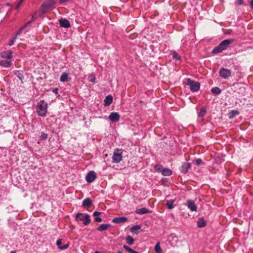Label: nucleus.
<instances>
[{"label":"nucleus","instance_id":"1","mask_svg":"<svg viewBox=\"0 0 253 253\" xmlns=\"http://www.w3.org/2000/svg\"><path fill=\"white\" fill-rule=\"evenodd\" d=\"M37 112L41 117H44L47 112V104L43 100H41L38 103Z\"/></svg>","mask_w":253,"mask_h":253},{"label":"nucleus","instance_id":"2","mask_svg":"<svg viewBox=\"0 0 253 253\" xmlns=\"http://www.w3.org/2000/svg\"><path fill=\"white\" fill-rule=\"evenodd\" d=\"M233 40L231 39L224 40L216 46L212 50V53L216 54L222 52L226 49L227 47L232 43Z\"/></svg>","mask_w":253,"mask_h":253},{"label":"nucleus","instance_id":"3","mask_svg":"<svg viewBox=\"0 0 253 253\" xmlns=\"http://www.w3.org/2000/svg\"><path fill=\"white\" fill-rule=\"evenodd\" d=\"M186 84L190 87L192 92L198 91L200 87V84L199 82L189 78L186 80Z\"/></svg>","mask_w":253,"mask_h":253},{"label":"nucleus","instance_id":"4","mask_svg":"<svg viewBox=\"0 0 253 253\" xmlns=\"http://www.w3.org/2000/svg\"><path fill=\"white\" fill-rule=\"evenodd\" d=\"M76 220L77 221H83L84 225H87L90 222V216L88 214H84L83 213H78L76 215Z\"/></svg>","mask_w":253,"mask_h":253},{"label":"nucleus","instance_id":"5","mask_svg":"<svg viewBox=\"0 0 253 253\" xmlns=\"http://www.w3.org/2000/svg\"><path fill=\"white\" fill-rule=\"evenodd\" d=\"M55 4L54 0H46L42 5V13H46L48 9L52 8Z\"/></svg>","mask_w":253,"mask_h":253},{"label":"nucleus","instance_id":"6","mask_svg":"<svg viewBox=\"0 0 253 253\" xmlns=\"http://www.w3.org/2000/svg\"><path fill=\"white\" fill-rule=\"evenodd\" d=\"M122 151L118 149H116L112 157V162L114 163H119L122 161Z\"/></svg>","mask_w":253,"mask_h":253},{"label":"nucleus","instance_id":"7","mask_svg":"<svg viewBox=\"0 0 253 253\" xmlns=\"http://www.w3.org/2000/svg\"><path fill=\"white\" fill-rule=\"evenodd\" d=\"M168 241L170 245L173 247L178 246V238L173 234L170 235L168 237Z\"/></svg>","mask_w":253,"mask_h":253},{"label":"nucleus","instance_id":"8","mask_svg":"<svg viewBox=\"0 0 253 253\" xmlns=\"http://www.w3.org/2000/svg\"><path fill=\"white\" fill-rule=\"evenodd\" d=\"M219 74L221 78L226 79L231 76V72L229 69L221 68L219 72Z\"/></svg>","mask_w":253,"mask_h":253},{"label":"nucleus","instance_id":"9","mask_svg":"<svg viewBox=\"0 0 253 253\" xmlns=\"http://www.w3.org/2000/svg\"><path fill=\"white\" fill-rule=\"evenodd\" d=\"M96 178V173L93 170L89 171L85 176V179L88 183L92 182Z\"/></svg>","mask_w":253,"mask_h":253},{"label":"nucleus","instance_id":"10","mask_svg":"<svg viewBox=\"0 0 253 253\" xmlns=\"http://www.w3.org/2000/svg\"><path fill=\"white\" fill-rule=\"evenodd\" d=\"M12 53L13 52L10 50L4 51L1 52L0 57L2 59H11L13 57Z\"/></svg>","mask_w":253,"mask_h":253},{"label":"nucleus","instance_id":"11","mask_svg":"<svg viewBox=\"0 0 253 253\" xmlns=\"http://www.w3.org/2000/svg\"><path fill=\"white\" fill-rule=\"evenodd\" d=\"M12 65V62L11 59H3L0 61V66L5 67L8 68Z\"/></svg>","mask_w":253,"mask_h":253},{"label":"nucleus","instance_id":"12","mask_svg":"<svg viewBox=\"0 0 253 253\" xmlns=\"http://www.w3.org/2000/svg\"><path fill=\"white\" fill-rule=\"evenodd\" d=\"M109 119L112 122H118L120 119V115L117 112H112L109 116Z\"/></svg>","mask_w":253,"mask_h":253},{"label":"nucleus","instance_id":"13","mask_svg":"<svg viewBox=\"0 0 253 253\" xmlns=\"http://www.w3.org/2000/svg\"><path fill=\"white\" fill-rule=\"evenodd\" d=\"M187 207L192 211H196L197 210V207L196 206L194 202L192 200H188L187 201Z\"/></svg>","mask_w":253,"mask_h":253},{"label":"nucleus","instance_id":"14","mask_svg":"<svg viewBox=\"0 0 253 253\" xmlns=\"http://www.w3.org/2000/svg\"><path fill=\"white\" fill-rule=\"evenodd\" d=\"M127 220V218L125 216L115 217L113 219L112 222L114 223H121L125 222Z\"/></svg>","mask_w":253,"mask_h":253},{"label":"nucleus","instance_id":"15","mask_svg":"<svg viewBox=\"0 0 253 253\" xmlns=\"http://www.w3.org/2000/svg\"><path fill=\"white\" fill-rule=\"evenodd\" d=\"M159 171H161L162 175L164 176H170L172 174V171L168 168H163L161 169V168L159 167Z\"/></svg>","mask_w":253,"mask_h":253},{"label":"nucleus","instance_id":"16","mask_svg":"<svg viewBox=\"0 0 253 253\" xmlns=\"http://www.w3.org/2000/svg\"><path fill=\"white\" fill-rule=\"evenodd\" d=\"M60 25L64 28H69L70 26L69 21L66 19H61L59 20Z\"/></svg>","mask_w":253,"mask_h":253},{"label":"nucleus","instance_id":"17","mask_svg":"<svg viewBox=\"0 0 253 253\" xmlns=\"http://www.w3.org/2000/svg\"><path fill=\"white\" fill-rule=\"evenodd\" d=\"M113 101V97L111 95L107 96L104 100V104L105 106H109Z\"/></svg>","mask_w":253,"mask_h":253},{"label":"nucleus","instance_id":"18","mask_svg":"<svg viewBox=\"0 0 253 253\" xmlns=\"http://www.w3.org/2000/svg\"><path fill=\"white\" fill-rule=\"evenodd\" d=\"M111 227L110 224H102L99 225L97 228V230L99 231H103L107 230L108 228Z\"/></svg>","mask_w":253,"mask_h":253},{"label":"nucleus","instance_id":"19","mask_svg":"<svg viewBox=\"0 0 253 253\" xmlns=\"http://www.w3.org/2000/svg\"><path fill=\"white\" fill-rule=\"evenodd\" d=\"M92 205V201L89 198L85 199L82 203V205L84 207H88Z\"/></svg>","mask_w":253,"mask_h":253},{"label":"nucleus","instance_id":"20","mask_svg":"<svg viewBox=\"0 0 253 253\" xmlns=\"http://www.w3.org/2000/svg\"><path fill=\"white\" fill-rule=\"evenodd\" d=\"M136 212L139 214H144L149 212V210L146 208L137 209Z\"/></svg>","mask_w":253,"mask_h":253},{"label":"nucleus","instance_id":"21","mask_svg":"<svg viewBox=\"0 0 253 253\" xmlns=\"http://www.w3.org/2000/svg\"><path fill=\"white\" fill-rule=\"evenodd\" d=\"M69 74L66 72H64L60 78V81L61 82H65L68 81Z\"/></svg>","mask_w":253,"mask_h":253},{"label":"nucleus","instance_id":"22","mask_svg":"<svg viewBox=\"0 0 253 253\" xmlns=\"http://www.w3.org/2000/svg\"><path fill=\"white\" fill-rule=\"evenodd\" d=\"M206 225V221L203 218H200L197 221V226L199 228L204 227Z\"/></svg>","mask_w":253,"mask_h":253},{"label":"nucleus","instance_id":"23","mask_svg":"<svg viewBox=\"0 0 253 253\" xmlns=\"http://www.w3.org/2000/svg\"><path fill=\"white\" fill-rule=\"evenodd\" d=\"M174 202V200H169V201H167L166 202V203H165V205L167 206V208L170 210V209H172L173 208V203Z\"/></svg>","mask_w":253,"mask_h":253},{"label":"nucleus","instance_id":"24","mask_svg":"<svg viewBox=\"0 0 253 253\" xmlns=\"http://www.w3.org/2000/svg\"><path fill=\"white\" fill-rule=\"evenodd\" d=\"M87 80L89 82L95 84L96 83V77L94 74L92 73L89 74L88 76Z\"/></svg>","mask_w":253,"mask_h":253},{"label":"nucleus","instance_id":"25","mask_svg":"<svg viewBox=\"0 0 253 253\" xmlns=\"http://www.w3.org/2000/svg\"><path fill=\"white\" fill-rule=\"evenodd\" d=\"M211 92L213 94H216V95H218V94H219L221 93V90L218 87H214L211 88Z\"/></svg>","mask_w":253,"mask_h":253},{"label":"nucleus","instance_id":"26","mask_svg":"<svg viewBox=\"0 0 253 253\" xmlns=\"http://www.w3.org/2000/svg\"><path fill=\"white\" fill-rule=\"evenodd\" d=\"M14 74L18 78L20 81L22 82L23 81V80L24 79V76L20 71H15L14 72Z\"/></svg>","mask_w":253,"mask_h":253},{"label":"nucleus","instance_id":"27","mask_svg":"<svg viewBox=\"0 0 253 253\" xmlns=\"http://www.w3.org/2000/svg\"><path fill=\"white\" fill-rule=\"evenodd\" d=\"M123 248L126 251H127L129 253H139V252H138L137 251H134L133 250H132L131 248H130V247H129L128 246L126 245H124L123 246Z\"/></svg>","mask_w":253,"mask_h":253},{"label":"nucleus","instance_id":"28","mask_svg":"<svg viewBox=\"0 0 253 253\" xmlns=\"http://www.w3.org/2000/svg\"><path fill=\"white\" fill-rule=\"evenodd\" d=\"M141 226L140 225H134L130 228V231L133 233H135V234H137L138 232H136V231L139 230Z\"/></svg>","mask_w":253,"mask_h":253},{"label":"nucleus","instance_id":"29","mask_svg":"<svg viewBox=\"0 0 253 253\" xmlns=\"http://www.w3.org/2000/svg\"><path fill=\"white\" fill-rule=\"evenodd\" d=\"M126 242L127 244H128L130 245H131L133 244L134 242V239L133 238L130 236H127L126 237Z\"/></svg>","mask_w":253,"mask_h":253},{"label":"nucleus","instance_id":"30","mask_svg":"<svg viewBox=\"0 0 253 253\" xmlns=\"http://www.w3.org/2000/svg\"><path fill=\"white\" fill-rule=\"evenodd\" d=\"M206 113V110L204 108L201 109L199 113H198V116L199 118L203 117Z\"/></svg>","mask_w":253,"mask_h":253},{"label":"nucleus","instance_id":"31","mask_svg":"<svg viewBox=\"0 0 253 253\" xmlns=\"http://www.w3.org/2000/svg\"><path fill=\"white\" fill-rule=\"evenodd\" d=\"M190 167L189 164H185V165L182 166L181 170L184 172H186L187 171L188 169H189Z\"/></svg>","mask_w":253,"mask_h":253},{"label":"nucleus","instance_id":"32","mask_svg":"<svg viewBox=\"0 0 253 253\" xmlns=\"http://www.w3.org/2000/svg\"><path fill=\"white\" fill-rule=\"evenodd\" d=\"M48 134L44 132H42L40 135V139L42 140H45L47 138Z\"/></svg>","mask_w":253,"mask_h":253},{"label":"nucleus","instance_id":"33","mask_svg":"<svg viewBox=\"0 0 253 253\" xmlns=\"http://www.w3.org/2000/svg\"><path fill=\"white\" fill-rule=\"evenodd\" d=\"M172 57L174 59H177V60H180V56H179V55L176 51H173L172 54Z\"/></svg>","mask_w":253,"mask_h":253},{"label":"nucleus","instance_id":"34","mask_svg":"<svg viewBox=\"0 0 253 253\" xmlns=\"http://www.w3.org/2000/svg\"><path fill=\"white\" fill-rule=\"evenodd\" d=\"M31 23H32V21H28L27 23H26L24 25H23L22 27H21L19 30L21 31H22L27 26L30 25Z\"/></svg>","mask_w":253,"mask_h":253},{"label":"nucleus","instance_id":"35","mask_svg":"<svg viewBox=\"0 0 253 253\" xmlns=\"http://www.w3.org/2000/svg\"><path fill=\"white\" fill-rule=\"evenodd\" d=\"M16 38H17L16 35H15L12 38V39L11 40V41L9 42V45L10 46H11L14 44V42L15 40L16 39Z\"/></svg>","mask_w":253,"mask_h":253},{"label":"nucleus","instance_id":"36","mask_svg":"<svg viewBox=\"0 0 253 253\" xmlns=\"http://www.w3.org/2000/svg\"><path fill=\"white\" fill-rule=\"evenodd\" d=\"M62 243V239H58L56 242V245L58 247V248L60 249V247H61V244Z\"/></svg>","mask_w":253,"mask_h":253},{"label":"nucleus","instance_id":"37","mask_svg":"<svg viewBox=\"0 0 253 253\" xmlns=\"http://www.w3.org/2000/svg\"><path fill=\"white\" fill-rule=\"evenodd\" d=\"M202 163V161L201 159H196L195 160V164L197 165V166H199Z\"/></svg>","mask_w":253,"mask_h":253},{"label":"nucleus","instance_id":"38","mask_svg":"<svg viewBox=\"0 0 253 253\" xmlns=\"http://www.w3.org/2000/svg\"><path fill=\"white\" fill-rule=\"evenodd\" d=\"M100 214H101L100 212L95 211L93 212V216H95V217H99V216L100 215Z\"/></svg>","mask_w":253,"mask_h":253},{"label":"nucleus","instance_id":"39","mask_svg":"<svg viewBox=\"0 0 253 253\" xmlns=\"http://www.w3.org/2000/svg\"><path fill=\"white\" fill-rule=\"evenodd\" d=\"M94 221L98 222H100L102 221V219L100 217H96L94 218Z\"/></svg>","mask_w":253,"mask_h":253},{"label":"nucleus","instance_id":"40","mask_svg":"<svg viewBox=\"0 0 253 253\" xmlns=\"http://www.w3.org/2000/svg\"><path fill=\"white\" fill-rule=\"evenodd\" d=\"M69 247L68 244H65L63 246H61V247H60V249L61 250H64L66 249Z\"/></svg>","mask_w":253,"mask_h":253},{"label":"nucleus","instance_id":"41","mask_svg":"<svg viewBox=\"0 0 253 253\" xmlns=\"http://www.w3.org/2000/svg\"><path fill=\"white\" fill-rule=\"evenodd\" d=\"M155 251L156 253H158V242L155 246Z\"/></svg>","mask_w":253,"mask_h":253},{"label":"nucleus","instance_id":"42","mask_svg":"<svg viewBox=\"0 0 253 253\" xmlns=\"http://www.w3.org/2000/svg\"><path fill=\"white\" fill-rule=\"evenodd\" d=\"M52 92L55 94H57L58 93V89L57 88H54L52 90Z\"/></svg>","mask_w":253,"mask_h":253},{"label":"nucleus","instance_id":"43","mask_svg":"<svg viewBox=\"0 0 253 253\" xmlns=\"http://www.w3.org/2000/svg\"><path fill=\"white\" fill-rule=\"evenodd\" d=\"M237 2L239 5H242L243 4V0H237Z\"/></svg>","mask_w":253,"mask_h":253},{"label":"nucleus","instance_id":"44","mask_svg":"<svg viewBox=\"0 0 253 253\" xmlns=\"http://www.w3.org/2000/svg\"><path fill=\"white\" fill-rule=\"evenodd\" d=\"M36 18L37 17L36 16L33 15L32 16V20H31V21H32V23L36 19Z\"/></svg>","mask_w":253,"mask_h":253},{"label":"nucleus","instance_id":"45","mask_svg":"<svg viewBox=\"0 0 253 253\" xmlns=\"http://www.w3.org/2000/svg\"><path fill=\"white\" fill-rule=\"evenodd\" d=\"M70 0H59V1L60 3H64V2H66L68 1H69Z\"/></svg>","mask_w":253,"mask_h":253},{"label":"nucleus","instance_id":"46","mask_svg":"<svg viewBox=\"0 0 253 253\" xmlns=\"http://www.w3.org/2000/svg\"><path fill=\"white\" fill-rule=\"evenodd\" d=\"M21 32H22V31H21L20 30H19L15 35H16V37H17L18 35H19L21 33Z\"/></svg>","mask_w":253,"mask_h":253},{"label":"nucleus","instance_id":"47","mask_svg":"<svg viewBox=\"0 0 253 253\" xmlns=\"http://www.w3.org/2000/svg\"><path fill=\"white\" fill-rule=\"evenodd\" d=\"M154 168L156 169V170H158V165H156Z\"/></svg>","mask_w":253,"mask_h":253},{"label":"nucleus","instance_id":"48","mask_svg":"<svg viewBox=\"0 0 253 253\" xmlns=\"http://www.w3.org/2000/svg\"><path fill=\"white\" fill-rule=\"evenodd\" d=\"M250 4H251L252 7L253 8V0H251Z\"/></svg>","mask_w":253,"mask_h":253},{"label":"nucleus","instance_id":"49","mask_svg":"<svg viewBox=\"0 0 253 253\" xmlns=\"http://www.w3.org/2000/svg\"><path fill=\"white\" fill-rule=\"evenodd\" d=\"M20 5L21 4H19V3H18L17 5L16 6V9H18Z\"/></svg>","mask_w":253,"mask_h":253},{"label":"nucleus","instance_id":"50","mask_svg":"<svg viewBox=\"0 0 253 253\" xmlns=\"http://www.w3.org/2000/svg\"><path fill=\"white\" fill-rule=\"evenodd\" d=\"M23 1V0H20L18 3H19V4H21L22 3Z\"/></svg>","mask_w":253,"mask_h":253},{"label":"nucleus","instance_id":"51","mask_svg":"<svg viewBox=\"0 0 253 253\" xmlns=\"http://www.w3.org/2000/svg\"><path fill=\"white\" fill-rule=\"evenodd\" d=\"M162 252V250L161 249V248H160V247L159 246V253H161Z\"/></svg>","mask_w":253,"mask_h":253},{"label":"nucleus","instance_id":"52","mask_svg":"<svg viewBox=\"0 0 253 253\" xmlns=\"http://www.w3.org/2000/svg\"><path fill=\"white\" fill-rule=\"evenodd\" d=\"M10 253H16L15 251H12Z\"/></svg>","mask_w":253,"mask_h":253},{"label":"nucleus","instance_id":"53","mask_svg":"<svg viewBox=\"0 0 253 253\" xmlns=\"http://www.w3.org/2000/svg\"><path fill=\"white\" fill-rule=\"evenodd\" d=\"M95 253H102V252H99V251H96V252H95Z\"/></svg>","mask_w":253,"mask_h":253}]
</instances>
